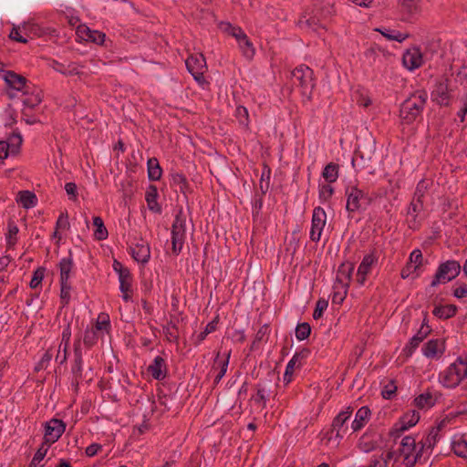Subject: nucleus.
Masks as SVG:
<instances>
[{
  "mask_svg": "<svg viewBox=\"0 0 467 467\" xmlns=\"http://www.w3.org/2000/svg\"><path fill=\"white\" fill-rule=\"evenodd\" d=\"M44 429L43 442L50 446L62 436L66 430V423L60 419L53 418L45 423Z\"/></svg>",
  "mask_w": 467,
  "mask_h": 467,
  "instance_id": "7",
  "label": "nucleus"
},
{
  "mask_svg": "<svg viewBox=\"0 0 467 467\" xmlns=\"http://www.w3.org/2000/svg\"><path fill=\"white\" fill-rule=\"evenodd\" d=\"M449 79L441 77L436 81L434 89L431 92V99L440 106H449L451 101V91Z\"/></svg>",
  "mask_w": 467,
  "mask_h": 467,
  "instance_id": "8",
  "label": "nucleus"
},
{
  "mask_svg": "<svg viewBox=\"0 0 467 467\" xmlns=\"http://www.w3.org/2000/svg\"><path fill=\"white\" fill-rule=\"evenodd\" d=\"M338 164L333 162L328 163L325 167L322 175L328 183H332L337 181L338 177Z\"/></svg>",
  "mask_w": 467,
  "mask_h": 467,
  "instance_id": "42",
  "label": "nucleus"
},
{
  "mask_svg": "<svg viewBox=\"0 0 467 467\" xmlns=\"http://www.w3.org/2000/svg\"><path fill=\"white\" fill-rule=\"evenodd\" d=\"M71 285L60 283V300L62 306H65L70 300Z\"/></svg>",
  "mask_w": 467,
  "mask_h": 467,
  "instance_id": "55",
  "label": "nucleus"
},
{
  "mask_svg": "<svg viewBox=\"0 0 467 467\" xmlns=\"http://www.w3.org/2000/svg\"><path fill=\"white\" fill-rule=\"evenodd\" d=\"M371 415L370 410L368 406L361 407L356 413L355 420L351 424L353 431L361 430L369 420Z\"/></svg>",
  "mask_w": 467,
  "mask_h": 467,
  "instance_id": "24",
  "label": "nucleus"
},
{
  "mask_svg": "<svg viewBox=\"0 0 467 467\" xmlns=\"http://www.w3.org/2000/svg\"><path fill=\"white\" fill-rule=\"evenodd\" d=\"M119 280V289H120L121 293L123 294L122 298L124 301L128 302L131 299V293H132V290H131L132 277H131L130 272L126 273L125 275L120 274Z\"/></svg>",
  "mask_w": 467,
  "mask_h": 467,
  "instance_id": "28",
  "label": "nucleus"
},
{
  "mask_svg": "<svg viewBox=\"0 0 467 467\" xmlns=\"http://www.w3.org/2000/svg\"><path fill=\"white\" fill-rule=\"evenodd\" d=\"M52 357L53 355L50 352V350H47L46 353L43 355L42 358L40 359V361L36 365L35 370L39 371L41 369L47 368L50 360L52 359Z\"/></svg>",
  "mask_w": 467,
  "mask_h": 467,
  "instance_id": "63",
  "label": "nucleus"
},
{
  "mask_svg": "<svg viewBox=\"0 0 467 467\" xmlns=\"http://www.w3.org/2000/svg\"><path fill=\"white\" fill-rule=\"evenodd\" d=\"M422 253L420 249H415L410 254L409 262L414 265V269H419L422 265Z\"/></svg>",
  "mask_w": 467,
  "mask_h": 467,
  "instance_id": "57",
  "label": "nucleus"
},
{
  "mask_svg": "<svg viewBox=\"0 0 467 467\" xmlns=\"http://www.w3.org/2000/svg\"><path fill=\"white\" fill-rule=\"evenodd\" d=\"M378 260H379L378 252L374 248L373 250L370 251L369 254H366L363 257L360 265H358V270H359L363 273L369 274L372 266H374L378 263Z\"/></svg>",
  "mask_w": 467,
  "mask_h": 467,
  "instance_id": "29",
  "label": "nucleus"
},
{
  "mask_svg": "<svg viewBox=\"0 0 467 467\" xmlns=\"http://www.w3.org/2000/svg\"><path fill=\"white\" fill-rule=\"evenodd\" d=\"M355 265L350 262L342 263L337 269L336 282L340 284L343 287L348 288Z\"/></svg>",
  "mask_w": 467,
  "mask_h": 467,
  "instance_id": "17",
  "label": "nucleus"
},
{
  "mask_svg": "<svg viewBox=\"0 0 467 467\" xmlns=\"http://www.w3.org/2000/svg\"><path fill=\"white\" fill-rule=\"evenodd\" d=\"M173 184L178 185L180 191L185 193L189 188L186 177L182 173H174L171 175Z\"/></svg>",
  "mask_w": 467,
  "mask_h": 467,
  "instance_id": "50",
  "label": "nucleus"
},
{
  "mask_svg": "<svg viewBox=\"0 0 467 467\" xmlns=\"http://www.w3.org/2000/svg\"><path fill=\"white\" fill-rule=\"evenodd\" d=\"M148 178L150 181H159L162 174V169L156 158L148 160Z\"/></svg>",
  "mask_w": 467,
  "mask_h": 467,
  "instance_id": "33",
  "label": "nucleus"
},
{
  "mask_svg": "<svg viewBox=\"0 0 467 467\" xmlns=\"http://www.w3.org/2000/svg\"><path fill=\"white\" fill-rule=\"evenodd\" d=\"M93 225L96 227L94 236L97 240L102 241L108 238V230L104 225L103 220L99 216L93 217Z\"/></svg>",
  "mask_w": 467,
  "mask_h": 467,
  "instance_id": "40",
  "label": "nucleus"
},
{
  "mask_svg": "<svg viewBox=\"0 0 467 467\" xmlns=\"http://www.w3.org/2000/svg\"><path fill=\"white\" fill-rule=\"evenodd\" d=\"M3 78L8 88L17 91H23L24 94L28 93V86L26 85L27 79L22 75L8 70L4 72Z\"/></svg>",
  "mask_w": 467,
  "mask_h": 467,
  "instance_id": "14",
  "label": "nucleus"
},
{
  "mask_svg": "<svg viewBox=\"0 0 467 467\" xmlns=\"http://www.w3.org/2000/svg\"><path fill=\"white\" fill-rule=\"evenodd\" d=\"M185 223L186 218L181 209L174 219L171 225V250L172 253L178 255L183 247L185 241Z\"/></svg>",
  "mask_w": 467,
  "mask_h": 467,
  "instance_id": "2",
  "label": "nucleus"
},
{
  "mask_svg": "<svg viewBox=\"0 0 467 467\" xmlns=\"http://www.w3.org/2000/svg\"><path fill=\"white\" fill-rule=\"evenodd\" d=\"M353 409L348 407L346 410L339 412L333 420L331 433L335 432L337 438H342L348 432V428L345 426V423L350 418Z\"/></svg>",
  "mask_w": 467,
  "mask_h": 467,
  "instance_id": "12",
  "label": "nucleus"
},
{
  "mask_svg": "<svg viewBox=\"0 0 467 467\" xmlns=\"http://www.w3.org/2000/svg\"><path fill=\"white\" fill-rule=\"evenodd\" d=\"M445 350L444 341L439 339L429 340L422 348L423 355L429 358L441 356Z\"/></svg>",
  "mask_w": 467,
  "mask_h": 467,
  "instance_id": "21",
  "label": "nucleus"
},
{
  "mask_svg": "<svg viewBox=\"0 0 467 467\" xmlns=\"http://www.w3.org/2000/svg\"><path fill=\"white\" fill-rule=\"evenodd\" d=\"M74 356L75 360L72 365L71 371L74 376L73 384L78 388L79 382L82 380V353L80 349V338L76 339L74 343Z\"/></svg>",
  "mask_w": 467,
  "mask_h": 467,
  "instance_id": "15",
  "label": "nucleus"
},
{
  "mask_svg": "<svg viewBox=\"0 0 467 467\" xmlns=\"http://www.w3.org/2000/svg\"><path fill=\"white\" fill-rule=\"evenodd\" d=\"M328 302L323 298L317 301L315 310L313 312V318L317 320L323 316V312L327 308Z\"/></svg>",
  "mask_w": 467,
  "mask_h": 467,
  "instance_id": "56",
  "label": "nucleus"
},
{
  "mask_svg": "<svg viewBox=\"0 0 467 467\" xmlns=\"http://www.w3.org/2000/svg\"><path fill=\"white\" fill-rule=\"evenodd\" d=\"M457 309V306L452 304L445 306H436L432 310V314L440 319H448L456 315Z\"/></svg>",
  "mask_w": 467,
  "mask_h": 467,
  "instance_id": "30",
  "label": "nucleus"
},
{
  "mask_svg": "<svg viewBox=\"0 0 467 467\" xmlns=\"http://www.w3.org/2000/svg\"><path fill=\"white\" fill-rule=\"evenodd\" d=\"M460 272L461 265L459 262L455 260H448L444 263H441L437 269V272L431 283V285L434 287L441 283L445 284L447 282H450L455 277H457Z\"/></svg>",
  "mask_w": 467,
  "mask_h": 467,
  "instance_id": "5",
  "label": "nucleus"
},
{
  "mask_svg": "<svg viewBox=\"0 0 467 467\" xmlns=\"http://www.w3.org/2000/svg\"><path fill=\"white\" fill-rule=\"evenodd\" d=\"M45 272H46V268L45 267H38L36 268L34 273H33V276H32V279L30 281V287L32 289H35L42 282L44 276H45Z\"/></svg>",
  "mask_w": 467,
  "mask_h": 467,
  "instance_id": "52",
  "label": "nucleus"
},
{
  "mask_svg": "<svg viewBox=\"0 0 467 467\" xmlns=\"http://www.w3.org/2000/svg\"><path fill=\"white\" fill-rule=\"evenodd\" d=\"M431 328L420 327L403 348L406 357H410L419 345L431 334Z\"/></svg>",
  "mask_w": 467,
  "mask_h": 467,
  "instance_id": "16",
  "label": "nucleus"
},
{
  "mask_svg": "<svg viewBox=\"0 0 467 467\" xmlns=\"http://www.w3.org/2000/svg\"><path fill=\"white\" fill-rule=\"evenodd\" d=\"M217 323H218V320L216 317L213 321L209 322L206 325L204 330L202 332H201L197 337L198 343H201L202 340H204V338L206 337V336L208 334L213 332L216 329Z\"/></svg>",
  "mask_w": 467,
  "mask_h": 467,
  "instance_id": "59",
  "label": "nucleus"
},
{
  "mask_svg": "<svg viewBox=\"0 0 467 467\" xmlns=\"http://www.w3.org/2000/svg\"><path fill=\"white\" fill-rule=\"evenodd\" d=\"M423 208V202H418L416 200H412L408 209V216H410L414 221L417 218L418 213Z\"/></svg>",
  "mask_w": 467,
  "mask_h": 467,
  "instance_id": "62",
  "label": "nucleus"
},
{
  "mask_svg": "<svg viewBox=\"0 0 467 467\" xmlns=\"http://www.w3.org/2000/svg\"><path fill=\"white\" fill-rule=\"evenodd\" d=\"M78 31L82 35L85 34L87 41H90L98 45H102L105 41L106 35L100 31L91 30L88 26H84L83 28L79 27Z\"/></svg>",
  "mask_w": 467,
  "mask_h": 467,
  "instance_id": "31",
  "label": "nucleus"
},
{
  "mask_svg": "<svg viewBox=\"0 0 467 467\" xmlns=\"http://www.w3.org/2000/svg\"><path fill=\"white\" fill-rule=\"evenodd\" d=\"M402 63L409 70H414L422 64V56L419 49L407 50L402 57Z\"/></svg>",
  "mask_w": 467,
  "mask_h": 467,
  "instance_id": "19",
  "label": "nucleus"
},
{
  "mask_svg": "<svg viewBox=\"0 0 467 467\" xmlns=\"http://www.w3.org/2000/svg\"><path fill=\"white\" fill-rule=\"evenodd\" d=\"M378 31H379L382 34V36H384L386 38L389 40H396L400 43L404 41L409 36L408 34H402L400 31L396 30L382 31L381 29H378Z\"/></svg>",
  "mask_w": 467,
  "mask_h": 467,
  "instance_id": "49",
  "label": "nucleus"
},
{
  "mask_svg": "<svg viewBox=\"0 0 467 467\" xmlns=\"http://www.w3.org/2000/svg\"><path fill=\"white\" fill-rule=\"evenodd\" d=\"M451 450L456 456L467 459V441L462 437L451 441Z\"/></svg>",
  "mask_w": 467,
  "mask_h": 467,
  "instance_id": "38",
  "label": "nucleus"
},
{
  "mask_svg": "<svg viewBox=\"0 0 467 467\" xmlns=\"http://www.w3.org/2000/svg\"><path fill=\"white\" fill-rule=\"evenodd\" d=\"M158 189L155 185H150L147 189L145 199L148 204V208L157 213H161V207L157 202Z\"/></svg>",
  "mask_w": 467,
  "mask_h": 467,
  "instance_id": "26",
  "label": "nucleus"
},
{
  "mask_svg": "<svg viewBox=\"0 0 467 467\" xmlns=\"http://www.w3.org/2000/svg\"><path fill=\"white\" fill-rule=\"evenodd\" d=\"M18 227L13 221L8 222V233L6 234V247L7 249H14L17 242Z\"/></svg>",
  "mask_w": 467,
  "mask_h": 467,
  "instance_id": "41",
  "label": "nucleus"
},
{
  "mask_svg": "<svg viewBox=\"0 0 467 467\" xmlns=\"http://www.w3.org/2000/svg\"><path fill=\"white\" fill-rule=\"evenodd\" d=\"M298 24L301 27L306 26L313 31H317L318 28H325L323 22L319 18H316L314 13H312L311 16L307 18L306 16L301 17L298 21Z\"/></svg>",
  "mask_w": 467,
  "mask_h": 467,
  "instance_id": "37",
  "label": "nucleus"
},
{
  "mask_svg": "<svg viewBox=\"0 0 467 467\" xmlns=\"http://www.w3.org/2000/svg\"><path fill=\"white\" fill-rule=\"evenodd\" d=\"M402 10L410 15H414L419 11V2L417 0H400Z\"/></svg>",
  "mask_w": 467,
  "mask_h": 467,
  "instance_id": "51",
  "label": "nucleus"
},
{
  "mask_svg": "<svg viewBox=\"0 0 467 467\" xmlns=\"http://www.w3.org/2000/svg\"><path fill=\"white\" fill-rule=\"evenodd\" d=\"M130 254L139 263L146 264L150 257V246L147 243H137L130 247Z\"/></svg>",
  "mask_w": 467,
  "mask_h": 467,
  "instance_id": "18",
  "label": "nucleus"
},
{
  "mask_svg": "<svg viewBox=\"0 0 467 467\" xmlns=\"http://www.w3.org/2000/svg\"><path fill=\"white\" fill-rule=\"evenodd\" d=\"M99 334L95 328H87L84 333L83 343L85 347L90 348L97 344Z\"/></svg>",
  "mask_w": 467,
  "mask_h": 467,
  "instance_id": "44",
  "label": "nucleus"
},
{
  "mask_svg": "<svg viewBox=\"0 0 467 467\" xmlns=\"http://www.w3.org/2000/svg\"><path fill=\"white\" fill-rule=\"evenodd\" d=\"M312 13H314L316 18L324 22L335 14V10L334 6L329 4L318 3L314 5Z\"/></svg>",
  "mask_w": 467,
  "mask_h": 467,
  "instance_id": "27",
  "label": "nucleus"
},
{
  "mask_svg": "<svg viewBox=\"0 0 467 467\" xmlns=\"http://www.w3.org/2000/svg\"><path fill=\"white\" fill-rule=\"evenodd\" d=\"M163 333L170 342H177L179 339L178 327L173 320H170L167 325L163 327Z\"/></svg>",
  "mask_w": 467,
  "mask_h": 467,
  "instance_id": "43",
  "label": "nucleus"
},
{
  "mask_svg": "<svg viewBox=\"0 0 467 467\" xmlns=\"http://www.w3.org/2000/svg\"><path fill=\"white\" fill-rule=\"evenodd\" d=\"M428 189V183L425 180H420L416 187L413 200H416L418 202H423V197Z\"/></svg>",
  "mask_w": 467,
  "mask_h": 467,
  "instance_id": "53",
  "label": "nucleus"
},
{
  "mask_svg": "<svg viewBox=\"0 0 467 467\" xmlns=\"http://www.w3.org/2000/svg\"><path fill=\"white\" fill-rule=\"evenodd\" d=\"M309 354L310 349L304 348L293 356L285 368L284 374L285 380L288 382L291 381L295 369L299 368L303 365V362L308 358Z\"/></svg>",
  "mask_w": 467,
  "mask_h": 467,
  "instance_id": "13",
  "label": "nucleus"
},
{
  "mask_svg": "<svg viewBox=\"0 0 467 467\" xmlns=\"http://www.w3.org/2000/svg\"><path fill=\"white\" fill-rule=\"evenodd\" d=\"M416 441L412 436H405L400 442L399 455L403 456L404 462H412L411 455L416 450Z\"/></svg>",
  "mask_w": 467,
  "mask_h": 467,
  "instance_id": "22",
  "label": "nucleus"
},
{
  "mask_svg": "<svg viewBox=\"0 0 467 467\" xmlns=\"http://www.w3.org/2000/svg\"><path fill=\"white\" fill-rule=\"evenodd\" d=\"M442 427V422H441L437 427H432L427 435V437L420 441L422 443V447H426L427 449H432L439 440V431Z\"/></svg>",
  "mask_w": 467,
  "mask_h": 467,
  "instance_id": "36",
  "label": "nucleus"
},
{
  "mask_svg": "<svg viewBox=\"0 0 467 467\" xmlns=\"http://www.w3.org/2000/svg\"><path fill=\"white\" fill-rule=\"evenodd\" d=\"M467 377V360L462 358L451 364L443 376V382L447 387L458 386Z\"/></svg>",
  "mask_w": 467,
  "mask_h": 467,
  "instance_id": "4",
  "label": "nucleus"
},
{
  "mask_svg": "<svg viewBox=\"0 0 467 467\" xmlns=\"http://www.w3.org/2000/svg\"><path fill=\"white\" fill-rule=\"evenodd\" d=\"M73 258L72 254L69 252V255L67 257H64L59 262V270H60V278L59 283L70 284V273L73 268Z\"/></svg>",
  "mask_w": 467,
  "mask_h": 467,
  "instance_id": "23",
  "label": "nucleus"
},
{
  "mask_svg": "<svg viewBox=\"0 0 467 467\" xmlns=\"http://www.w3.org/2000/svg\"><path fill=\"white\" fill-rule=\"evenodd\" d=\"M5 143H8V150L12 154H16L20 150V147L23 142L22 136L20 132H13L7 138V140H5Z\"/></svg>",
  "mask_w": 467,
  "mask_h": 467,
  "instance_id": "39",
  "label": "nucleus"
},
{
  "mask_svg": "<svg viewBox=\"0 0 467 467\" xmlns=\"http://www.w3.org/2000/svg\"><path fill=\"white\" fill-rule=\"evenodd\" d=\"M148 372L154 379L162 380L167 375L166 364L164 358L157 356L152 363L148 367Z\"/></svg>",
  "mask_w": 467,
  "mask_h": 467,
  "instance_id": "20",
  "label": "nucleus"
},
{
  "mask_svg": "<svg viewBox=\"0 0 467 467\" xmlns=\"http://www.w3.org/2000/svg\"><path fill=\"white\" fill-rule=\"evenodd\" d=\"M397 386L394 380H389L388 384H386L382 390L381 395L386 400H391L392 397L396 394Z\"/></svg>",
  "mask_w": 467,
  "mask_h": 467,
  "instance_id": "54",
  "label": "nucleus"
},
{
  "mask_svg": "<svg viewBox=\"0 0 467 467\" xmlns=\"http://www.w3.org/2000/svg\"><path fill=\"white\" fill-rule=\"evenodd\" d=\"M69 226H70V224L68 222L67 213V212L61 213L57 220V223H56L57 230H59V229L66 230V229H68Z\"/></svg>",
  "mask_w": 467,
  "mask_h": 467,
  "instance_id": "64",
  "label": "nucleus"
},
{
  "mask_svg": "<svg viewBox=\"0 0 467 467\" xmlns=\"http://www.w3.org/2000/svg\"><path fill=\"white\" fill-rule=\"evenodd\" d=\"M291 74L293 84L301 88L303 95L310 96L315 87L313 70L305 65H301L296 67Z\"/></svg>",
  "mask_w": 467,
  "mask_h": 467,
  "instance_id": "3",
  "label": "nucleus"
},
{
  "mask_svg": "<svg viewBox=\"0 0 467 467\" xmlns=\"http://www.w3.org/2000/svg\"><path fill=\"white\" fill-rule=\"evenodd\" d=\"M334 193V188L328 184H323L319 189V199L322 202H327Z\"/></svg>",
  "mask_w": 467,
  "mask_h": 467,
  "instance_id": "61",
  "label": "nucleus"
},
{
  "mask_svg": "<svg viewBox=\"0 0 467 467\" xmlns=\"http://www.w3.org/2000/svg\"><path fill=\"white\" fill-rule=\"evenodd\" d=\"M231 352H228L223 359L219 358V353H217L214 358L212 369H219L218 373L214 378V385H217L223 377L225 375L229 364Z\"/></svg>",
  "mask_w": 467,
  "mask_h": 467,
  "instance_id": "25",
  "label": "nucleus"
},
{
  "mask_svg": "<svg viewBox=\"0 0 467 467\" xmlns=\"http://www.w3.org/2000/svg\"><path fill=\"white\" fill-rule=\"evenodd\" d=\"M270 174L271 170L269 167L265 166V170L262 172L259 187L262 192V194H265L267 191L269 190L270 186Z\"/></svg>",
  "mask_w": 467,
  "mask_h": 467,
  "instance_id": "48",
  "label": "nucleus"
},
{
  "mask_svg": "<svg viewBox=\"0 0 467 467\" xmlns=\"http://www.w3.org/2000/svg\"><path fill=\"white\" fill-rule=\"evenodd\" d=\"M311 333V327L307 322L299 323L296 327V337L299 341L306 339Z\"/></svg>",
  "mask_w": 467,
  "mask_h": 467,
  "instance_id": "46",
  "label": "nucleus"
},
{
  "mask_svg": "<svg viewBox=\"0 0 467 467\" xmlns=\"http://www.w3.org/2000/svg\"><path fill=\"white\" fill-rule=\"evenodd\" d=\"M437 397L427 391L414 399V405L419 409L431 408L435 405Z\"/></svg>",
  "mask_w": 467,
  "mask_h": 467,
  "instance_id": "32",
  "label": "nucleus"
},
{
  "mask_svg": "<svg viewBox=\"0 0 467 467\" xmlns=\"http://www.w3.org/2000/svg\"><path fill=\"white\" fill-rule=\"evenodd\" d=\"M346 194L348 196L346 208L351 213L361 208L362 203L368 204L370 202L368 195L356 186L347 188Z\"/></svg>",
  "mask_w": 467,
  "mask_h": 467,
  "instance_id": "9",
  "label": "nucleus"
},
{
  "mask_svg": "<svg viewBox=\"0 0 467 467\" xmlns=\"http://www.w3.org/2000/svg\"><path fill=\"white\" fill-rule=\"evenodd\" d=\"M420 420V413L416 410H410L405 413L395 425V428L390 431L389 434L396 438L400 437L401 433L409 428L415 426Z\"/></svg>",
  "mask_w": 467,
  "mask_h": 467,
  "instance_id": "11",
  "label": "nucleus"
},
{
  "mask_svg": "<svg viewBox=\"0 0 467 467\" xmlns=\"http://www.w3.org/2000/svg\"><path fill=\"white\" fill-rule=\"evenodd\" d=\"M256 395L253 397L252 399L254 400L255 403L263 404V407H265L266 403V389L264 386L261 384H258L256 386Z\"/></svg>",
  "mask_w": 467,
  "mask_h": 467,
  "instance_id": "58",
  "label": "nucleus"
},
{
  "mask_svg": "<svg viewBox=\"0 0 467 467\" xmlns=\"http://www.w3.org/2000/svg\"><path fill=\"white\" fill-rule=\"evenodd\" d=\"M238 45H239V47H240L243 55L246 58L252 59L253 57L254 56V48L253 43L249 40L248 36L243 37L242 42Z\"/></svg>",
  "mask_w": 467,
  "mask_h": 467,
  "instance_id": "45",
  "label": "nucleus"
},
{
  "mask_svg": "<svg viewBox=\"0 0 467 467\" xmlns=\"http://www.w3.org/2000/svg\"><path fill=\"white\" fill-rule=\"evenodd\" d=\"M24 95L26 98L23 99V104L30 109L39 105L42 101L41 90L39 89L35 88L33 91H30L28 87V93Z\"/></svg>",
  "mask_w": 467,
  "mask_h": 467,
  "instance_id": "35",
  "label": "nucleus"
},
{
  "mask_svg": "<svg viewBox=\"0 0 467 467\" xmlns=\"http://www.w3.org/2000/svg\"><path fill=\"white\" fill-rule=\"evenodd\" d=\"M188 71L193 78L199 83L205 82L204 72L206 69V60L202 54L191 55L185 61Z\"/></svg>",
  "mask_w": 467,
  "mask_h": 467,
  "instance_id": "6",
  "label": "nucleus"
},
{
  "mask_svg": "<svg viewBox=\"0 0 467 467\" xmlns=\"http://www.w3.org/2000/svg\"><path fill=\"white\" fill-rule=\"evenodd\" d=\"M428 94L425 90H417L406 99L400 109V117L406 124L413 123L426 105Z\"/></svg>",
  "mask_w": 467,
  "mask_h": 467,
  "instance_id": "1",
  "label": "nucleus"
},
{
  "mask_svg": "<svg viewBox=\"0 0 467 467\" xmlns=\"http://www.w3.org/2000/svg\"><path fill=\"white\" fill-rule=\"evenodd\" d=\"M326 222L327 214L324 209L321 207H316L312 214V224L310 231V239L313 242H318L320 240Z\"/></svg>",
  "mask_w": 467,
  "mask_h": 467,
  "instance_id": "10",
  "label": "nucleus"
},
{
  "mask_svg": "<svg viewBox=\"0 0 467 467\" xmlns=\"http://www.w3.org/2000/svg\"><path fill=\"white\" fill-rule=\"evenodd\" d=\"M49 445H47L46 443L42 442L41 446L38 448V450L36 451V452L35 453L30 464L28 467H36L37 464L44 459V457L46 456L48 449H49Z\"/></svg>",
  "mask_w": 467,
  "mask_h": 467,
  "instance_id": "47",
  "label": "nucleus"
},
{
  "mask_svg": "<svg viewBox=\"0 0 467 467\" xmlns=\"http://www.w3.org/2000/svg\"><path fill=\"white\" fill-rule=\"evenodd\" d=\"M18 202L26 209L35 207L37 202L36 194L29 191H21L18 193Z\"/></svg>",
  "mask_w": 467,
  "mask_h": 467,
  "instance_id": "34",
  "label": "nucleus"
},
{
  "mask_svg": "<svg viewBox=\"0 0 467 467\" xmlns=\"http://www.w3.org/2000/svg\"><path fill=\"white\" fill-rule=\"evenodd\" d=\"M70 337H71V327H70V324L68 323L62 332V338H61V343L59 346V348H61V347L63 346V352H67L68 346H69Z\"/></svg>",
  "mask_w": 467,
  "mask_h": 467,
  "instance_id": "60",
  "label": "nucleus"
}]
</instances>
